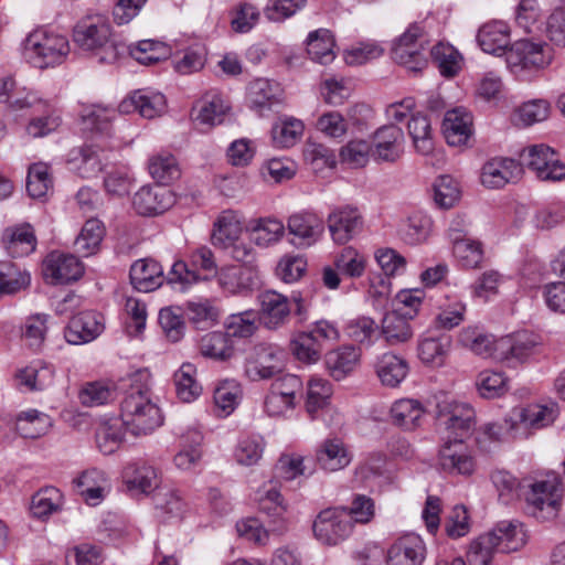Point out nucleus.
<instances>
[{
	"instance_id": "f257e3e1",
	"label": "nucleus",
	"mask_w": 565,
	"mask_h": 565,
	"mask_svg": "<svg viewBox=\"0 0 565 565\" xmlns=\"http://www.w3.org/2000/svg\"><path fill=\"white\" fill-rule=\"evenodd\" d=\"M120 417L126 429L134 436L151 434L163 423L158 405L151 398L149 374L137 372L120 406Z\"/></svg>"
},
{
	"instance_id": "f03ea898",
	"label": "nucleus",
	"mask_w": 565,
	"mask_h": 565,
	"mask_svg": "<svg viewBox=\"0 0 565 565\" xmlns=\"http://www.w3.org/2000/svg\"><path fill=\"white\" fill-rule=\"evenodd\" d=\"M111 28L102 15L81 20L73 33L74 42L83 50H100V63H111L119 55L118 46L110 40Z\"/></svg>"
},
{
	"instance_id": "7ed1b4c3",
	"label": "nucleus",
	"mask_w": 565,
	"mask_h": 565,
	"mask_svg": "<svg viewBox=\"0 0 565 565\" xmlns=\"http://www.w3.org/2000/svg\"><path fill=\"white\" fill-rule=\"evenodd\" d=\"M28 60L39 68L61 64L70 53L67 39L47 30H35L24 43Z\"/></svg>"
},
{
	"instance_id": "20e7f679",
	"label": "nucleus",
	"mask_w": 565,
	"mask_h": 565,
	"mask_svg": "<svg viewBox=\"0 0 565 565\" xmlns=\"http://www.w3.org/2000/svg\"><path fill=\"white\" fill-rule=\"evenodd\" d=\"M555 411L553 407L545 405L531 404L524 407L513 408L511 415L503 419L501 424H489L487 433L498 439L514 437L515 430L522 426L523 428L540 429L555 419Z\"/></svg>"
},
{
	"instance_id": "39448f33",
	"label": "nucleus",
	"mask_w": 565,
	"mask_h": 565,
	"mask_svg": "<svg viewBox=\"0 0 565 565\" xmlns=\"http://www.w3.org/2000/svg\"><path fill=\"white\" fill-rule=\"evenodd\" d=\"M429 45V39L424 28L414 23L398 36L392 45V58L413 72H419L426 67L428 61L426 51Z\"/></svg>"
},
{
	"instance_id": "423d86ee",
	"label": "nucleus",
	"mask_w": 565,
	"mask_h": 565,
	"mask_svg": "<svg viewBox=\"0 0 565 565\" xmlns=\"http://www.w3.org/2000/svg\"><path fill=\"white\" fill-rule=\"evenodd\" d=\"M551 62V50L545 43L519 40L507 51L508 67L516 76L542 71Z\"/></svg>"
},
{
	"instance_id": "0eeeda50",
	"label": "nucleus",
	"mask_w": 565,
	"mask_h": 565,
	"mask_svg": "<svg viewBox=\"0 0 565 565\" xmlns=\"http://www.w3.org/2000/svg\"><path fill=\"white\" fill-rule=\"evenodd\" d=\"M562 483L556 479L540 480L531 483L523 492L530 512L539 520L548 521L557 516Z\"/></svg>"
},
{
	"instance_id": "6e6552de",
	"label": "nucleus",
	"mask_w": 565,
	"mask_h": 565,
	"mask_svg": "<svg viewBox=\"0 0 565 565\" xmlns=\"http://www.w3.org/2000/svg\"><path fill=\"white\" fill-rule=\"evenodd\" d=\"M286 353L276 344H258L246 358L244 372L254 382L269 380L285 369Z\"/></svg>"
},
{
	"instance_id": "1a4fd4ad",
	"label": "nucleus",
	"mask_w": 565,
	"mask_h": 565,
	"mask_svg": "<svg viewBox=\"0 0 565 565\" xmlns=\"http://www.w3.org/2000/svg\"><path fill=\"white\" fill-rule=\"evenodd\" d=\"M353 522L345 508L322 510L312 529L315 537L323 545L334 546L347 540L353 532Z\"/></svg>"
},
{
	"instance_id": "9d476101",
	"label": "nucleus",
	"mask_w": 565,
	"mask_h": 565,
	"mask_svg": "<svg viewBox=\"0 0 565 565\" xmlns=\"http://www.w3.org/2000/svg\"><path fill=\"white\" fill-rule=\"evenodd\" d=\"M437 418L441 425L450 433L454 438L462 439L467 437L475 426V411L463 402L443 395L437 402Z\"/></svg>"
},
{
	"instance_id": "9b49d317",
	"label": "nucleus",
	"mask_w": 565,
	"mask_h": 565,
	"mask_svg": "<svg viewBox=\"0 0 565 565\" xmlns=\"http://www.w3.org/2000/svg\"><path fill=\"white\" fill-rule=\"evenodd\" d=\"M521 166L527 167L543 181H561L565 179V164L561 162L555 151L543 143L533 145L520 153Z\"/></svg>"
},
{
	"instance_id": "f8f14e48",
	"label": "nucleus",
	"mask_w": 565,
	"mask_h": 565,
	"mask_svg": "<svg viewBox=\"0 0 565 565\" xmlns=\"http://www.w3.org/2000/svg\"><path fill=\"white\" fill-rule=\"evenodd\" d=\"M42 271L50 284H68L83 276L84 265L75 255L54 250L44 258Z\"/></svg>"
},
{
	"instance_id": "ddd939ff",
	"label": "nucleus",
	"mask_w": 565,
	"mask_h": 565,
	"mask_svg": "<svg viewBox=\"0 0 565 565\" xmlns=\"http://www.w3.org/2000/svg\"><path fill=\"white\" fill-rule=\"evenodd\" d=\"M427 548L424 540L416 533H406L397 537L386 553L387 565H423Z\"/></svg>"
},
{
	"instance_id": "4468645a",
	"label": "nucleus",
	"mask_w": 565,
	"mask_h": 565,
	"mask_svg": "<svg viewBox=\"0 0 565 565\" xmlns=\"http://www.w3.org/2000/svg\"><path fill=\"white\" fill-rule=\"evenodd\" d=\"M258 318L268 330L284 327L290 317L291 307L288 297L275 290H265L258 296Z\"/></svg>"
},
{
	"instance_id": "2eb2a0df",
	"label": "nucleus",
	"mask_w": 565,
	"mask_h": 565,
	"mask_svg": "<svg viewBox=\"0 0 565 565\" xmlns=\"http://www.w3.org/2000/svg\"><path fill=\"white\" fill-rule=\"evenodd\" d=\"M539 337L527 331L519 332L498 339L495 345V360L500 362L515 360L523 362L537 353Z\"/></svg>"
},
{
	"instance_id": "dca6fc26",
	"label": "nucleus",
	"mask_w": 565,
	"mask_h": 565,
	"mask_svg": "<svg viewBox=\"0 0 565 565\" xmlns=\"http://www.w3.org/2000/svg\"><path fill=\"white\" fill-rule=\"evenodd\" d=\"M175 202L172 191L162 185L141 186L132 198L135 211L143 216H154L168 211Z\"/></svg>"
},
{
	"instance_id": "f3484780",
	"label": "nucleus",
	"mask_w": 565,
	"mask_h": 565,
	"mask_svg": "<svg viewBox=\"0 0 565 565\" xmlns=\"http://www.w3.org/2000/svg\"><path fill=\"white\" fill-rule=\"evenodd\" d=\"M439 465L451 475L469 476L476 469V460L462 439L447 440L439 450Z\"/></svg>"
},
{
	"instance_id": "a211bd4d",
	"label": "nucleus",
	"mask_w": 565,
	"mask_h": 565,
	"mask_svg": "<svg viewBox=\"0 0 565 565\" xmlns=\"http://www.w3.org/2000/svg\"><path fill=\"white\" fill-rule=\"evenodd\" d=\"M363 227V217L355 207L337 209L328 216V228L337 244H345L358 235Z\"/></svg>"
},
{
	"instance_id": "6ab92c4d",
	"label": "nucleus",
	"mask_w": 565,
	"mask_h": 565,
	"mask_svg": "<svg viewBox=\"0 0 565 565\" xmlns=\"http://www.w3.org/2000/svg\"><path fill=\"white\" fill-rule=\"evenodd\" d=\"M451 349V337L446 333L427 331L418 338L417 354L419 360L430 367L445 364Z\"/></svg>"
},
{
	"instance_id": "aec40b11",
	"label": "nucleus",
	"mask_w": 565,
	"mask_h": 565,
	"mask_svg": "<svg viewBox=\"0 0 565 565\" xmlns=\"http://www.w3.org/2000/svg\"><path fill=\"white\" fill-rule=\"evenodd\" d=\"M104 330L102 316L96 311H83L72 317L64 331L71 344H84L96 339Z\"/></svg>"
},
{
	"instance_id": "412c9836",
	"label": "nucleus",
	"mask_w": 565,
	"mask_h": 565,
	"mask_svg": "<svg viewBox=\"0 0 565 565\" xmlns=\"http://www.w3.org/2000/svg\"><path fill=\"white\" fill-rule=\"evenodd\" d=\"M522 166L511 158H493L481 170V182L489 189H500L520 179Z\"/></svg>"
},
{
	"instance_id": "4be33fe9",
	"label": "nucleus",
	"mask_w": 565,
	"mask_h": 565,
	"mask_svg": "<svg viewBox=\"0 0 565 565\" xmlns=\"http://www.w3.org/2000/svg\"><path fill=\"white\" fill-rule=\"evenodd\" d=\"M403 130L395 125L379 128L373 136L372 157L376 161L394 162L402 154Z\"/></svg>"
},
{
	"instance_id": "5701e85b",
	"label": "nucleus",
	"mask_w": 565,
	"mask_h": 565,
	"mask_svg": "<svg viewBox=\"0 0 565 565\" xmlns=\"http://www.w3.org/2000/svg\"><path fill=\"white\" fill-rule=\"evenodd\" d=\"M443 132L449 146H466L472 136V115L465 108L457 107L445 114Z\"/></svg>"
},
{
	"instance_id": "b1692460",
	"label": "nucleus",
	"mask_w": 565,
	"mask_h": 565,
	"mask_svg": "<svg viewBox=\"0 0 565 565\" xmlns=\"http://www.w3.org/2000/svg\"><path fill=\"white\" fill-rule=\"evenodd\" d=\"M217 280L223 290L237 295L250 291L258 285L259 277L257 266H226L217 275Z\"/></svg>"
},
{
	"instance_id": "393cba45",
	"label": "nucleus",
	"mask_w": 565,
	"mask_h": 565,
	"mask_svg": "<svg viewBox=\"0 0 565 565\" xmlns=\"http://www.w3.org/2000/svg\"><path fill=\"white\" fill-rule=\"evenodd\" d=\"M321 469L330 472L344 469L352 461V454L344 441L338 437L324 439L316 451Z\"/></svg>"
},
{
	"instance_id": "a878e982",
	"label": "nucleus",
	"mask_w": 565,
	"mask_h": 565,
	"mask_svg": "<svg viewBox=\"0 0 565 565\" xmlns=\"http://www.w3.org/2000/svg\"><path fill=\"white\" fill-rule=\"evenodd\" d=\"M361 351L352 344H344L329 351L324 356L326 367L332 379L341 381L359 365Z\"/></svg>"
},
{
	"instance_id": "bb28decb",
	"label": "nucleus",
	"mask_w": 565,
	"mask_h": 565,
	"mask_svg": "<svg viewBox=\"0 0 565 565\" xmlns=\"http://www.w3.org/2000/svg\"><path fill=\"white\" fill-rule=\"evenodd\" d=\"M287 228L289 234L299 239L300 246H311L323 233V221L315 213H296L288 217Z\"/></svg>"
},
{
	"instance_id": "cd10ccee",
	"label": "nucleus",
	"mask_w": 565,
	"mask_h": 565,
	"mask_svg": "<svg viewBox=\"0 0 565 565\" xmlns=\"http://www.w3.org/2000/svg\"><path fill=\"white\" fill-rule=\"evenodd\" d=\"M129 277L134 288L141 292L156 290L164 280L162 266L151 258L136 260L130 267Z\"/></svg>"
},
{
	"instance_id": "c85d7f7f",
	"label": "nucleus",
	"mask_w": 565,
	"mask_h": 565,
	"mask_svg": "<svg viewBox=\"0 0 565 565\" xmlns=\"http://www.w3.org/2000/svg\"><path fill=\"white\" fill-rule=\"evenodd\" d=\"M2 245L12 257H22L33 253L36 247L33 227L29 223L7 227L2 233Z\"/></svg>"
},
{
	"instance_id": "c756f323",
	"label": "nucleus",
	"mask_w": 565,
	"mask_h": 565,
	"mask_svg": "<svg viewBox=\"0 0 565 565\" xmlns=\"http://www.w3.org/2000/svg\"><path fill=\"white\" fill-rule=\"evenodd\" d=\"M166 108V98L160 93L136 90L119 105V111H137L145 118H154L161 115Z\"/></svg>"
},
{
	"instance_id": "7c9ffc66",
	"label": "nucleus",
	"mask_w": 565,
	"mask_h": 565,
	"mask_svg": "<svg viewBox=\"0 0 565 565\" xmlns=\"http://www.w3.org/2000/svg\"><path fill=\"white\" fill-rule=\"evenodd\" d=\"M477 42L483 52L501 55L510 45V28L503 21L487 22L479 28Z\"/></svg>"
},
{
	"instance_id": "2f4dec72",
	"label": "nucleus",
	"mask_w": 565,
	"mask_h": 565,
	"mask_svg": "<svg viewBox=\"0 0 565 565\" xmlns=\"http://www.w3.org/2000/svg\"><path fill=\"white\" fill-rule=\"evenodd\" d=\"M228 109L230 105L224 97L216 92H211L194 106L192 116L199 125L212 127L223 122Z\"/></svg>"
},
{
	"instance_id": "473e14b6",
	"label": "nucleus",
	"mask_w": 565,
	"mask_h": 565,
	"mask_svg": "<svg viewBox=\"0 0 565 565\" xmlns=\"http://www.w3.org/2000/svg\"><path fill=\"white\" fill-rule=\"evenodd\" d=\"M184 313L195 329L209 330L218 323L221 311L212 299L198 298L185 303Z\"/></svg>"
},
{
	"instance_id": "72a5a7b5",
	"label": "nucleus",
	"mask_w": 565,
	"mask_h": 565,
	"mask_svg": "<svg viewBox=\"0 0 565 565\" xmlns=\"http://www.w3.org/2000/svg\"><path fill=\"white\" fill-rule=\"evenodd\" d=\"M75 487L83 499L92 504H97L104 497L109 483L106 473L97 468L83 471L75 480Z\"/></svg>"
},
{
	"instance_id": "f704fd0d",
	"label": "nucleus",
	"mask_w": 565,
	"mask_h": 565,
	"mask_svg": "<svg viewBox=\"0 0 565 565\" xmlns=\"http://www.w3.org/2000/svg\"><path fill=\"white\" fill-rule=\"evenodd\" d=\"M409 320L399 313V309L387 312L382 319L380 334L390 345L406 343L414 335Z\"/></svg>"
},
{
	"instance_id": "c9c22d12",
	"label": "nucleus",
	"mask_w": 565,
	"mask_h": 565,
	"mask_svg": "<svg viewBox=\"0 0 565 565\" xmlns=\"http://www.w3.org/2000/svg\"><path fill=\"white\" fill-rule=\"evenodd\" d=\"M248 100L252 108L263 115L274 105L281 103V89L277 83L257 78L249 84Z\"/></svg>"
},
{
	"instance_id": "e433bc0d",
	"label": "nucleus",
	"mask_w": 565,
	"mask_h": 565,
	"mask_svg": "<svg viewBox=\"0 0 565 565\" xmlns=\"http://www.w3.org/2000/svg\"><path fill=\"white\" fill-rule=\"evenodd\" d=\"M333 394L332 384L322 377L312 376L307 383L305 408L312 419L328 409Z\"/></svg>"
},
{
	"instance_id": "4c0bfd02",
	"label": "nucleus",
	"mask_w": 565,
	"mask_h": 565,
	"mask_svg": "<svg viewBox=\"0 0 565 565\" xmlns=\"http://www.w3.org/2000/svg\"><path fill=\"white\" fill-rule=\"evenodd\" d=\"M492 531L498 539L499 552H516L527 543V531L519 521H501Z\"/></svg>"
},
{
	"instance_id": "58836bf2",
	"label": "nucleus",
	"mask_w": 565,
	"mask_h": 565,
	"mask_svg": "<svg viewBox=\"0 0 565 565\" xmlns=\"http://www.w3.org/2000/svg\"><path fill=\"white\" fill-rule=\"evenodd\" d=\"M375 370L383 385L397 387L407 376L409 367L403 358L393 353H384L379 358Z\"/></svg>"
},
{
	"instance_id": "ea45409f",
	"label": "nucleus",
	"mask_w": 565,
	"mask_h": 565,
	"mask_svg": "<svg viewBox=\"0 0 565 565\" xmlns=\"http://www.w3.org/2000/svg\"><path fill=\"white\" fill-rule=\"evenodd\" d=\"M203 435L198 429L188 430L181 438V449L174 456V465L181 470L193 469L202 458Z\"/></svg>"
},
{
	"instance_id": "a19ab883",
	"label": "nucleus",
	"mask_w": 565,
	"mask_h": 565,
	"mask_svg": "<svg viewBox=\"0 0 565 565\" xmlns=\"http://www.w3.org/2000/svg\"><path fill=\"white\" fill-rule=\"evenodd\" d=\"M199 351L204 358L227 361L234 355L233 341L225 332H209L200 339Z\"/></svg>"
},
{
	"instance_id": "79ce46f5",
	"label": "nucleus",
	"mask_w": 565,
	"mask_h": 565,
	"mask_svg": "<svg viewBox=\"0 0 565 565\" xmlns=\"http://www.w3.org/2000/svg\"><path fill=\"white\" fill-rule=\"evenodd\" d=\"M243 391L241 384L235 380H224L214 388L213 401L216 415L227 417L238 406Z\"/></svg>"
},
{
	"instance_id": "37998d69",
	"label": "nucleus",
	"mask_w": 565,
	"mask_h": 565,
	"mask_svg": "<svg viewBox=\"0 0 565 565\" xmlns=\"http://www.w3.org/2000/svg\"><path fill=\"white\" fill-rule=\"evenodd\" d=\"M497 341L492 335L483 333L478 327H466L458 334V343L477 355L495 360Z\"/></svg>"
},
{
	"instance_id": "c03bdc74",
	"label": "nucleus",
	"mask_w": 565,
	"mask_h": 565,
	"mask_svg": "<svg viewBox=\"0 0 565 565\" xmlns=\"http://www.w3.org/2000/svg\"><path fill=\"white\" fill-rule=\"evenodd\" d=\"M242 223L233 211H224L214 223L212 243L223 249L231 243L241 238Z\"/></svg>"
},
{
	"instance_id": "a18cd8bd",
	"label": "nucleus",
	"mask_w": 565,
	"mask_h": 565,
	"mask_svg": "<svg viewBox=\"0 0 565 565\" xmlns=\"http://www.w3.org/2000/svg\"><path fill=\"white\" fill-rule=\"evenodd\" d=\"M391 420L394 425L404 429H414L419 425L424 415L423 405L413 398H402L391 407Z\"/></svg>"
},
{
	"instance_id": "49530a36",
	"label": "nucleus",
	"mask_w": 565,
	"mask_h": 565,
	"mask_svg": "<svg viewBox=\"0 0 565 565\" xmlns=\"http://www.w3.org/2000/svg\"><path fill=\"white\" fill-rule=\"evenodd\" d=\"M148 170L152 179L161 184H168L181 175L178 160L167 151L152 154L148 160Z\"/></svg>"
},
{
	"instance_id": "de8ad7c7",
	"label": "nucleus",
	"mask_w": 565,
	"mask_h": 565,
	"mask_svg": "<svg viewBox=\"0 0 565 565\" xmlns=\"http://www.w3.org/2000/svg\"><path fill=\"white\" fill-rule=\"evenodd\" d=\"M196 366L184 362L173 375L178 397L186 403L193 402L202 393V386L196 380Z\"/></svg>"
},
{
	"instance_id": "09e8293b",
	"label": "nucleus",
	"mask_w": 565,
	"mask_h": 565,
	"mask_svg": "<svg viewBox=\"0 0 565 565\" xmlns=\"http://www.w3.org/2000/svg\"><path fill=\"white\" fill-rule=\"evenodd\" d=\"M290 351L298 361L315 364L321 358L323 345L309 331H301L291 338Z\"/></svg>"
},
{
	"instance_id": "8fccbe9b",
	"label": "nucleus",
	"mask_w": 565,
	"mask_h": 565,
	"mask_svg": "<svg viewBox=\"0 0 565 565\" xmlns=\"http://www.w3.org/2000/svg\"><path fill=\"white\" fill-rule=\"evenodd\" d=\"M51 426V417L36 409L20 413L15 420V429L24 438H39L45 435Z\"/></svg>"
},
{
	"instance_id": "3c124183",
	"label": "nucleus",
	"mask_w": 565,
	"mask_h": 565,
	"mask_svg": "<svg viewBox=\"0 0 565 565\" xmlns=\"http://www.w3.org/2000/svg\"><path fill=\"white\" fill-rule=\"evenodd\" d=\"M105 235V227L97 218L87 220L74 242L75 250L83 257L96 254Z\"/></svg>"
},
{
	"instance_id": "603ef678",
	"label": "nucleus",
	"mask_w": 565,
	"mask_h": 565,
	"mask_svg": "<svg viewBox=\"0 0 565 565\" xmlns=\"http://www.w3.org/2000/svg\"><path fill=\"white\" fill-rule=\"evenodd\" d=\"M285 225L273 217L255 220L250 225L252 239L259 247H269L285 235Z\"/></svg>"
},
{
	"instance_id": "864d4df0",
	"label": "nucleus",
	"mask_w": 565,
	"mask_h": 565,
	"mask_svg": "<svg viewBox=\"0 0 565 565\" xmlns=\"http://www.w3.org/2000/svg\"><path fill=\"white\" fill-rule=\"evenodd\" d=\"M122 426V419H105L98 424L95 439L103 454L111 455L120 447L124 439Z\"/></svg>"
},
{
	"instance_id": "5fc2aeb1",
	"label": "nucleus",
	"mask_w": 565,
	"mask_h": 565,
	"mask_svg": "<svg viewBox=\"0 0 565 565\" xmlns=\"http://www.w3.org/2000/svg\"><path fill=\"white\" fill-rule=\"evenodd\" d=\"M305 125L300 119L284 116L271 128L274 143L279 148L295 146L303 135Z\"/></svg>"
},
{
	"instance_id": "6e6d98bb",
	"label": "nucleus",
	"mask_w": 565,
	"mask_h": 565,
	"mask_svg": "<svg viewBox=\"0 0 565 565\" xmlns=\"http://www.w3.org/2000/svg\"><path fill=\"white\" fill-rule=\"evenodd\" d=\"M125 477L129 489L142 493H150L159 482L156 468L146 463L129 465L125 470Z\"/></svg>"
},
{
	"instance_id": "4d7b16f0",
	"label": "nucleus",
	"mask_w": 565,
	"mask_h": 565,
	"mask_svg": "<svg viewBox=\"0 0 565 565\" xmlns=\"http://www.w3.org/2000/svg\"><path fill=\"white\" fill-rule=\"evenodd\" d=\"M117 111L115 108L90 105L84 107L81 114L82 122L85 129L110 135L111 121L116 118Z\"/></svg>"
},
{
	"instance_id": "13d9d810",
	"label": "nucleus",
	"mask_w": 565,
	"mask_h": 565,
	"mask_svg": "<svg viewBox=\"0 0 565 565\" xmlns=\"http://www.w3.org/2000/svg\"><path fill=\"white\" fill-rule=\"evenodd\" d=\"M466 312L467 305L461 299L447 296L445 302L439 306L434 323L439 329L452 330L463 322Z\"/></svg>"
},
{
	"instance_id": "bf43d9fd",
	"label": "nucleus",
	"mask_w": 565,
	"mask_h": 565,
	"mask_svg": "<svg viewBox=\"0 0 565 565\" xmlns=\"http://www.w3.org/2000/svg\"><path fill=\"white\" fill-rule=\"evenodd\" d=\"M416 151L428 156L434 151V139L430 121L422 114L413 115L407 125Z\"/></svg>"
},
{
	"instance_id": "052dcab7",
	"label": "nucleus",
	"mask_w": 565,
	"mask_h": 565,
	"mask_svg": "<svg viewBox=\"0 0 565 565\" xmlns=\"http://www.w3.org/2000/svg\"><path fill=\"white\" fill-rule=\"evenodd\" d=\"M333 46L334 41L328 30H317L308 35L307 53L311 60L320 64H329L334 60Z\"/></svg>"
},
{
	"instance_id": "680f3d73",
	"label": "nucleus",
	"mask_w": 565,
	"mask_h": 565,
	"mask_svg": "<svg viewBox=\"0 0 565 565\" xmlns=\"http://www.w3.org/2000/svg\"><path fill=\"white\" fill-rule=\"evenodd\" d=\"M452 253L460 266L467 269L479 268L484 260L483 244L476 239L456 237Z\"/></svg>"
},
{
	"instance_id": "e2e57ef3",
	"label": "nucleus",
	"mask_w": 565,
	"mask_h": 565,
	"mask_svg": "<svg viewBox=\"0 0 565 565\" xmlns=\"http://www.w3.org/2000/svg\"><path fill=\"white\" fill-rule=\"evenodd\" d=\"M74 153L77 156L72 160L78 162L76 166L78 174L87 179L96 177L104 168V160L107 159L105 151L96 145L82 147Z\"/></svg>"
},
{
	"instance_id": "0e129e2a",
	"label": "nucleus",
	"mask_w": 565,
	"mask_h": 565,
	"mask_svg": "<svg viewBox=\"0 0 565 565\" xmlns=\"http://www.w3.org/2000/svg\"><path fill=\"white\" fill-rule=\"evenodd\" d=\"M63 505V494L54 487L39 490L31 501V512L35 518L44 519L58 512Z\"/></svg>"
},
{
	"instance_id": "69168bd1",
	"label": "nucleus",
	"mask_w": 565,
	"mask_h": 565,
	"mask_svg": "<svg viewBox=\"0 0 565 565\" xmlns=\"http://www.w3.org/2000/svg\"><path fill=\"white\" fill-rule=\"evenodd\" d=\"M53 190L50 167L38 162L30 166L26 178V191L33 199H44Z\"/></svg>"
},
{
	"instance_id": "338daca9",
	"label": "nucleus",
	"mask_w": 565,
	"mask_h": 565,
	"mask_svg": "<svg viewBox=\"0 0 565 565\" xmlns=\"http://www.w3.org/2000/svg\"><path fill=\"white\" fill-rule=\"evenodd\" d=\"M433 62L445 77L455 76L461 68L462 57L450 44L438 43L430 50Z\"/></svg>"
},
{
	"instance_id": "774afa93",
	"label": "nucleus",
	"mask_w": 565,
	"mask_h": 565,
	"mask_svg": "<svg viewBox=\"0 0 565 565\" xmlns=\"http://www.w3.org/2000/svg\"><path fill=\"white\" fill-rule=\"evenodd\" d=\"M499 552L495 533L490 531L480 535L470 544L468 559L470 565H490L493 554Z\"/></svg>"
}]
</instances>
